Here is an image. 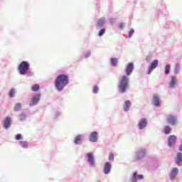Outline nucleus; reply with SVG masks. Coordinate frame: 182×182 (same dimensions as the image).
<instances>
[{
    "instance_id": "1a4fd4ad",
    "label": "nucleus",
    "mask_w": 182,
    "mask_h": 182,
    "mask_svg": "<svg viewBox=\"0 0 182 182\" xmlns=\"http://www.w3.org/2000/svg\"><path fill=\"white\" fill-rule=\"evenodd\" d=\"M149 122H147V118H141L138 122V129L139 130H144L147 127Z\"/></svg>"
},
{
    "instance_id": "9b49d317",
    "label": "nucleus",
    "mask_w": 182,
    "mask_h": 182,
    "mask_svg": "<svg viewBox=\"0 0 182 182\" xmlns=\"http://www.w3.org/2000/svg\"><path fill=\"white\" fill-rule=\"evenodd\" d=\"M152 103L155 107H160V106H161V101L160 100V96L159 95H154Z\"/></svg>"
},
{
    "instance_id": "a878e982",
    "label": "nucleus",
    "mask_w": 182,
    "mask_h": 182,
    "mask_svg": "<svg viewBox=\"0 0 182 182\" xmlns=\"http://www.w3.org/2000/svg\"><path fill=\"white\" fill-rule=\"evenodd\" d=\"M181 68V65L177 63L175 65V68H174V73L175 75H178V72H180V69Z\"/></svg>"
},
{
    "instance_id": "c85d7f7f",
    "label": "nucleus",
    "mask_w": 182,
    "mask_h": 182,
    "mask_svg": "<svg viewBox=\"0 0 182 182\" xmlns=\"http://www.w3.org/2000/svg\"><path fill=\"white\" fill-rule=\"evenodd\" d=\"M170 133H171V127H170V126L167 125L164 127V134H170Z\"/></svg>"
},
{
    "instance_id": "39448f33",
    "label": "nucleus",
    "mask_w": 182,
    "mask_h": 182,
    "mask_svg": "<svg viewBox=\"0 0 182 182\" xmlns=\"http://www.w3.org/2000/svg\"><path fill=\"white\" fill-rule=\"evenodd\" d=\"M85 159L90 167L96 166V159H95V155L93 154V152L87 153L85 154Z\"/></svg>"
},
{
    "instance_id": "ddd939ff",
    "label": "nucleus",
    "mask_w": 182,
    "mask_h": 182,
    "mask_svg": "<svg viewBox=\"0 0 182 182\" xmlns=\"http://www.w3.org/2000/svg\"><path fill=\"white\" fill-rule=\"evenodd\" d=\"M177 141L176 135H170L168 138V146L173 147V144Z\"/></svg>"
},
{
    "instance_id": "2eb2a0df",
    "label": "nucleus",
    "mask_w": 182,
    "mask_h": 182,
    "mask_svg": "<svg viewBox=\"0 0 182 182\" xmlns=\"http://www.w3.org/2000/svg\"><path fill=\"white\" fill-rule=\"evenodd\" d=\"M178 174V168L174 167L171 169L170 175H169V178L173 181L176 177H177Z\"/></svg>"
},
{
    "instance_id": "f03ea898",
    "label": "nucleus",
    "mask_w": 182,
    "mask_h": 182,
    "mask_svg": "<svg viewBox=\"0 0 182 182\" xmlns=\"http://www.w3.org/2000/svg\"><path fill=\"white\" fill-rule=\"evenodd\" d=\"M69 85V76L65 74L58 75L54 81V86L58 92H62Z\"/></svg>"
},
{
    "instance_id": "412c9836",
    "label": "nucleus",
    "mask_w": 182,
    "mask_h": 182,
    "mask_svg": "<svg viewBox=\"0 0 182 182\" xmlns=\"http://www.w3.org/2000/svg\"><path fill=\"white\" fill-rule=\"evenodd\" d=\"M176 82L177 80L176 79V76L173 75L171 78V81L169 82V87H171V89H174V87H176Z\"/></svg>"
},
{
    "instance_id": "393cba45",
    "label": "nucleus",
    "mask_w": 182,
    "mask_h": 182,
    "mask_svg": "<svg viewBox=\"0 0 182 182\" xmlns=\"http://www.w3.org/2000/svg\"><path fill=\"white\" fill-rule=\"evenodd\" d=\"M170 70H171V65L170 64H167L165 66V69H164L165 75H169L170 74Z\"/></svg>"
},
{
    "instance_id": "b1692460",
    "label": "nucleus",
    "mask_w": 182,
    "mask_h": 182,
    "mask_svg": "<svg viewBox=\"0 0 182 182\" xmlns=\"http://www.w3.org/2000/svg\"><path fill=\"white\" fill-rule=\"evenodd\" d=\"M110 63H111L112 66H113L114 68V67L117 66V63H119V60L116 58H111Z\"/></svg>"
},
{
    "instance_id": "e433bc0d",
    "label": "nucleus",
    "mask_w": 182,
    "mask_h": 182,
    "mask_svg": "<svg viewBox=\"0 0 182 182\" xmlns=\"http://www.w3.org/2000/svg\"><path fill=\"white\" fill-rule=\"evenodd\" d=\"M15 139L16 140H22V134H17L16 136H15Z\"/></svg>"
},
{
    "instance_id": "6ab92c4d",
    "label": "nucleus",
    "mask_w": 182,
    "mask_h": 182,
    "mask_svg": "<svg viewBox=\"0 0 182 182\" xmlns=\"http://www.w3.org/2000/svg\"><path fill=\"white\" fill-rule=\"evenodd\" d=\"M167 122L169 124L174 126L177 123V117H174L173 115H168L167 117Z\"/></svg>"
},
{
    "instance_id": "20e7f679",
    "label": "nucleus",
    "mask_w": 182,
    "mask_h": 182,
    "mask_svg": "<svg viewBox=\"0 0 182 182\" xmlns=\"http://www.w3.org/2000/svg\"><path fill=\"white\" fill-rule=\"evenodd\" d=\"M146 156H147V149L139 148L134 154V160L135 161H141Z\"/></svg>"
},
{
    "instance_id": "72a5a7b5",
    "label": "nucleus",
    "mask_w": 182,
    "mask_h": 182,
    "mask_svg": "<svg viewBox=\"0 0 182 182\" xmlns=\"http://www.w3.org/2000/svg\"><path fill=\"white\" fill-rule=\"evenodd\" d=\"M92 93H94L95 95H97V93H99V87L97 85H95L93 87Z\"/></svg>"
},
{
    "instance_id": "0eeeda50",
    "label": "nucleus",
    "mask_w": 182,
    "mask_h": 182,
    "mask_svg": "<svg viewBox=\"0 0 182 182\" xmlns=\"http://www.w3.org/2000/svg\"><path fill=\"white\" fill-rule=\"evenodd\" d=\"M157 66H159V60H154L149 65L146 73L148 75H151V72H153V70H154V69H156Z\"/></svg>"
},
{
    "instance_id": "f704fd0d",
    "label": "nucleus",
    "mask_w": 182,
    "mask_h": 182,
    "mask_svg": "<svg viewBox=\"0 0 182 182\" xmlns=\"http://www.w3.org/2000/svg\"><path fill=\"white\" fill-rule=\"evenodd\" d=\"M109 161H114V154L112 152L109 153Z\"/></svg>"
},
{
    "instance_id": "2f4dec72",
    "label": "nucleus",
    "mask_w": 182,
    "mask_h": 182,
    "mask_svg": "<svg viewBox=\"0 0 182 182\" xmlns=\"http://www.w3.org/2000/svg\"><path fill=\"white\" fill-rule=\"evenodd\" d=\"M53 116H54V119H59V117H60L62 116V112H60L59 111H55L54 112Z\"/></svg>"
},
{
    "instance_id": "dca6fc26",
    "label": "nucleus",
    "mask_w": 182,
    "mask_h": 182,
    "mask_svg": "<svg viewBox=\"0 0 182 182\" xmlns=\"http://www.w3.org/2000/svg\"><path fill=\"white\" fill-rule=\"evenodd\" d=\"M83 135L82 134H78L77 135L75 139H74V144H75L77 146H80L83 143Z\"/></svg>"
},
{
    "instance_id": "6e6552de",
    "label": "nucleus",
    "mask_w": 182,
    "mask_h": 182,
    "mask_svg": "<svg viewBox=\"0 0 182 182\" xmlns=\"http://www.w3.org/2000/svg\"><path fill=\"white\" fill-rule=\"evenodd\" d=\"M12 126V118L11 117H6L3 121V127L8 130Z\"/></svg>"
},
{
    "instance_id": "c9c22d12",
    "label": "nucleus",
    "mask_w": 182,
    "mask_h": 182,
    "mask_svg": "<svg viewBox=\"0 0 182 182\" xmlns=\"http://www.w3.org/2000/svg\"><path fill=\"white\" fill-rule=\"evenodd\" d=\"M133 33H134V29L131 28L128 33V38H132L133 36Z\"/></svg>"
},
{
    "instance_id": "bb28decb",
    "label": "nucleus",
    "mask_w": 182,
    "mask_h": 182,
    "mask_svg": "<svg viewBox=\"0 0 182 182\" xmlns=\"http://www.w3.org/2000/svg\"><path fill=\"white\" fill-rule=\"evenodd\" d=\"M21 107H22V105L19 102H17L14 106V112H19Z\"/></svg>"
},
{
    "instance_id": "7c9ffc66",
    "label": "nucleus",
    "mask_w": 182,
    "mask_h": 182,
    "mask_svg": "<svg viewBox=\"0 0 182 182\" xmlns=\"http://www.w3.org/2000/svg\"><path fill=\"white\" fill-rule=\"evenodd\" d=\"M92 56V52L90 50H87L84 52V58L85 59H87Z\"/></svg>"
},
{
    "instance_id": "423d86ee",
    "label": "nucleus",
    "mask_w": 182,
    "mask_h": 182,
    "mask_svg": "<svg viewBox=\"0 0 182 182\" xmlns=\"http://www.w3.org/2000/svg\"><path fill=\"white\" fill-rule=\"evenodd\" d=\"M41 93H37L34 95L29 103L30 107H32L33 106H36L39 102H41Z\"/></svg>"
},
{
    "instance_id": "58836bf2",
    "label": "nucleus",
    "mask_w": 182,
    "mask_h": 182,
    "mask_svg": "<svg viewBox=\"0 0 182 182\" xmlns=\"http://www.w3.org/2000/svg\"><path fill=\"white\" fill-rule=\"evenodd\" d=\"M146 62H150V60H151V56H150V55H148L147 57H146Z\"/></svg>"
},
{
    "instance_id": "ea45409f",
    "label": "nucleus",
    "mask_w": 182,
    "mask_h": 182,
    "mask_svg": "<svg viewBox=\"0 0 182 182\" xmlns=\"http://www.w3.org/2000/svg\"><path fill=\"white\" fill-rule=\"evenodd\" d=\"M178 151H182V141H181V144L179 145Z\"/></svg>"
},
{
    "instance_id": "f8f14e48",
    "label": "nucleus",
    "mask_w": 182,
    "mask_h": 182,
    "mask_svg": "<svg viewBox=\"0 0 182 182\" xmlns=\"http://www.w3.org/2000/svg\"><path fill=\"white\" fill-rule=\"evenodd\" d=\"M144 178V176L142 174H137V171H135L132 173V176L131 178V182H137L138 180H143Z\"/></svg>"
},
{
    "instance_id": "f3484780",
    "label": "nucleus",
    "mask_w": 182,
    "mask_h": 182,
    "mask_svg": "<svg viewBox=\"0 0 182 182\" xmlns=\"http://www.w3.org/2000/svg\"><path fill=\"white\" fill-rule=\"evenodd\" d=\"M110 171H112V164L107 161L104 166V173L110 174Z\"/></svg>"
},
{
    "instance_id": "9d476101",
    "label": "nucleus",
    "mask_w": 182,
    "mask_h": 182,
    "mask_svg": "<svg viewBox=\"0 0 182 182\" xmlns=\"http://www.w3.org/2000/svg\"><path fill=\"white\" fill-rule=\"evenodd\" d=\"M99 139V132L94 131L90 133L89 136V141L91 143H96Z\"/></svg>"
},
{
    "instance_id": "c756f323",
    "label": "nucleus",
    "mask_w": 182,
    "mask_h": 182,
    "mask_svg": "<svg viewBox=\"0 0 182 182\" xmlns=\"http://www.w3.org/2000/svg\"><path fill=\"white\" fill-rule=\"evenodd\" d=\"M39 89H41V86H39V85H38V84L33 85L31 87L32 92H38V90H39Z\"/></svg>"
},
{
    "instance_id": "a19ab883",
    "label": "nucleus",
    "mask_w": 182,
    "mask_h": 182,
    "mask_svg": "<svg viewBox=\"0 0 182 182\" xmlns=\"http://www.w3.org/2000/svg\"><path fill=\"white\" fill-rule=\"evenodd\" d=\"M150 161H153V159H149V160L148 161V163H150Z\"/></svg>"
},
{
    "instance_id": "4be33fe9",
    "label": "nucleus",
    "mask_w": 182,
    "mask_h": 182,
    "mask_svg": "<svg viewBox=\"0 0 182 182\" xmlns=\"http://www.w3.org/2000/svg\"><path fill=\"white\" fill-rule=\"evenodd\" d=\"M18 117L20 122H25V120H26V117H28V114H26L25 112H23L18 115Z\"/></svg>"
},
{
    "instance_id": "a211bd4d",
    "label": "nucleus",
    "mask_w": 182,
    "mask_h": 182,
    "mask_svg": "<svg viewBox=\"0 0 182 182\" xmlns=\"http://www.w3.org/2000/svg\"><path fill=\"white\" fill-rule=\"evenodd\" d=\"M175 163L178 166H182V153L181 152H178L177 153L176 157L175 159Z\"/></svg>"
},
{
    "instance_id": "79ce46f5",
    "label": "nucleus",
    "mask_w": 182,
    "mask_h": 182,
    "mask_svg": "<svg viewBox=\"0 0 182 182\" xmlns=\"http://www.w3.org/2000/svg\"><path fill=\"white\" fill-rule=\"evenodd\" d=\"M149 166H153V164H149Z\"/></svg>"
},
{
    "instance_id": "4c0bfd02",
    "label": "nucleus",
    "mask_w": 182,
    "mask_h": 182,
    "mask_svg": "<svg viewBox=\"0 0 182 182\" xmlns=\"http://www.w3.org/2000/svg\"><path fill=\"white\" fill-rule=\"evenodd\" d=\"M126 26V23H119V29H123Z\"/></svg>"
},
{
    "instance_id": "473e14b6",
    "label": "nucleus",
    "mask_w": 182,
    "mask_h": 182,
    "mask_svg": "<svg viewBox=\"0 0 182 182\" xmlns=\"http://www.w3.org/2000/svg\"><path fill=\"white\" fill-rule=\"evenodd\" d=\"M105 33H106V28H102L98 32V36H100V37L103 36V35H105Z\"/></svg>"
},
{
    "instance_id": "5701e85b",
    "label": "nucleus",
    "mask_w": 182,
    "mask_h": 182,
    "mask_svg": "<svg viewBox=\"0 0 182 182\" xmlns=\"http://www.w3.org/2000/svg\"><path fill=\"white\" fill-rule=\"evenodd\" d=\"M18 144L21 146V147H22V149H28V147H29V144L28 143V141H20Z\"/></svg>"
},
{
    "instance_id": "37998d69",
    "label": "nucleus",
    "mask_w": 182,
    "mask_h": 182,
    "mask_svg": "<svg viewBox=\"0 0 182 182\" xmlns=\"http://www.w3.org/2000/svg\"><path fill=\"white\" fill-rule=\"evenodd\" d=\"M113 21V19H111V21Z\"/></svg>"
},
{
    "instance_id": "4468645a",
    "label": "nucleus",
    "mask_w": 182,
    "mask_h": 182,
    "mask_svg": "<svg viewBox=\"0 0 182 182\" xmlns=\"http://www.w3.org/2000/svg\"><path fill=\"white\" fill-rule=\"evenodd\" d=\"M106 23V18L105 17H102L97 20V29H102L103 26H105V24Z\"/></svg>"
},
{
    "instance_id": "f257e3e1",
    "label": "nucleus",
    "mask_w": 182,
    "mask_h": 182,
    "mask_svg": "<svg viewBox=\"0 0 182 182\" xmlns=\"http://www.w3.org/2000/svg\"><path fill=\"white\" fill-rule=\"evenodd\" d=\"M134 70V63L132 62L129 63L125 68V75H123L118 83V92L122 95L126 93L129 89V82L130 80L128 76H130Z\"/></svg>"
},
{
    "instance_id": "7ed1b4c3",
    "label": "nucleus",
    "mask_w": 182,
    "mask_h": 182,
    "mask_svg": "<svg viewBox=\"0 0 182 182\" xmlns=\"http://www.w3.org/2000/svg\"><path fill=\"white\" fill-rule=\"evenodd\" d=\"M29 68H31V65L28 61H22L18 67L19 74L23 75H26L28 77L33 76V72L31 71Z\"/></svg>"
},
{
    "instance_id": "aec40b11",
    "label": "nucleus",
    "mask_w": 182,
    "mask_h": 182,
    "mask_svg": "<svg viewBox=\"0 0 182 182\" xmlns=\"http://www.w3.org/2000/svg\"><path fill=\"white\" fill-rule=\"evenodd\" d=\"M130 107H132V102L130 100H126L123 105L124 112H129V110H130Z\"/></svg>"
},
{
    "instance_id": "cd10ccee",
    "label": "nucleus",
    "mask_w": 182,
    "mask_h": 182,
    "mask_svg": "<svg viewBox=\"0 0 182 182\" xmlns=\"http://www.w3.org/2000/svg\"><path fill=\"white\" fill-rule=\"evenodd\" d=\"M16 93V90L15 88H11L9 92V97H15V94Z\"/></svg>"
}]
</instances>
